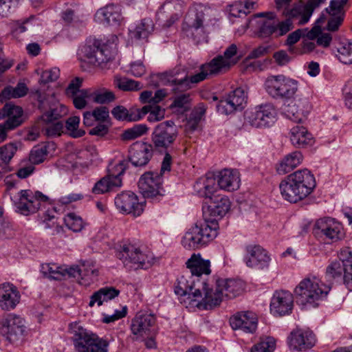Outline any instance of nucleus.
<instances>
[{
	"instance_id": "12",
	"label": "nucleus",
	"mask_w": 352,
	"mask_h": 352,
	"mask_svg": "<svg viewBox=\"0 0 352 352\" xmlns=\"http://www.w3.org/2000/svg\"><path fill=\"white\" fill-rule=\"evenodd\" d=\"M156 324L155 314L147 311H140L131 320L130 331L137 340L151 335Z\"/></svg>"
},
{
	"instance_id": "47",
	"label": "nucleus",
	"mask_w": 352,
	"mask_h": 352,
	"mask_svg": "<svg viewBox=\"0 0 352 352\" xmlns=\"http://www.w3.org/2000/svg\"><path fill=\"white\" fill-rule=\"evenodd\" d=\"M219 72L216 69V67L212 64L211 62L202 65L200 67V72L197 74L192 75L189 77L187 76V82H190L191 83H199L210 76L217 74Z\"/></svg>"
},
{
	"instance_id": "29",
	"label": "nucleus",
	"mask_w": 352,
	"mask_h": 352,
	"mask_svg": "<svg viewBox=\"0 0 352 352\" xmlns=\"http://www.w3.org/2000/svg\"><path fill=\"white\" fill-rule=\"evenodd\" d=\"M20 294L16 286L10 283L0 285V307L3 309H14L20 301Z\"/></svg>"
},
{
	"instance_id": "19",
	"label": "nucleus",
	"mask_w": 352,
	"mask_h": 352,
	"mask_svg": "<svg viewBox=\"0 0 352 352\" xmlns=\"http://www.w3.org/2000/svg\"><path fill=\"white\" fill-rule=\"evenodd\" d=\"M294 307L293 294L287 290L274 292L270 302V311L276 316H283L292 313Z\"/></svg>"
},
{
	"instance_id": "32",
	"label": "nucleus",
	"mask_w": 352,
	"mask_h": 352,
	"mask_svg": "<svg viewBox=\"0 0 352 352\" xmlns=\"http://www.w3.org/2000/svg\"><path fill=\"white\" fill-rule=\"evenodd\" d=\"M2 117L7 118L3 122L10 129H14L23 122V110L21 107L13 103H6L1 110Z\"/></svg>"
},
{
	"instance_id": "38",
	"label": "nucleus",
	"mask_w": 352,
	"mask_h": 352,
	"mask_svg": "<svg viewBox=\"0 0 352 352\" xmlns=\"http://www.w3.org/2000/svg\"><path fill=\"white\" fill-rule=\"evenodd\" d=\"M109 119V109L106 107H97L83 113V124L87 127L93 126L96 122H108Z\"/></svg>"
},
{
	"instance_id": "57",
	"label": "nucleus",
	"mask_w": 352,
	"mask_h": 352,
	"mask_svg": "<svg viewBox=\"0 0 352 352\" xmlns=\"http://www.w3.org/2000/svg\"><path fill=\"white\" fill-rule=\"evenodd\" d=\"M194 288L191 283H189L187 278L182 276L177 279L175 286V294L180 297H185L186 294L193 290Z\"/></svg>"
},
{
	"instance_id": "9",
	"label": "nucleus",
	"mask_w": 352,
	"mask_h": 352,
	"mask_svg": "<svg viewBox=\"0 0 352 352\" xmlns=\"http://www.w3.org/2000/svg\"><path fill=\"white\" fill-rule=\"evenodd\" d=\"M11 201L18 213L29 216L36 213L43 205L49 203L50 198L38 190L24 189L12 196Z\"/></svg>"
},
{
	"instance_id": "64",
	"label": "nucleus",
	"mask_w": 352,
	"mask_h": 352,
	"mask_svg": "<svg viewBox=\"0 0 352 352\" xmlns=\"http://www.w3.org/2000/svg\"><path fill=\"white\" fill-rule=\"evenodd\" d=\"M237 108L231 103V101L227 98L219 102L217 106V111L221 114L229 115L234 113Z\"/></svg>"
},
{
	"instance_id": "44",
	"label": "nucleus",
	"mask_w": 352,
	"mask_h": 352,
	"mask_svg": "<svg viewBox=\"0 0 352 352\" xmlns=\"http://www.w3.org/2000/svg\"><path fill=\"white\" fill-rule=\"evenodd\" d=\"M309 40L316 39L317 45L322 47H328L332 41V36L329 32H323L319 25L313 27L307 34Z\"/></svg>"
},
{
	"instance_id": "21",
	"label": "nucleus",
	"mask_w": 352,
	"mask_h": 352,
	"mask_svg": "<svg viewBox=\"0 0 352 352\" xmlns=\"http://www.w3.org/2000/svg\"><path fill=\"white\" fill-rule=\"evenodd\" d=\"M277 112L271 104L258 107L250 118V124L256 128H265L272 126L276 121Z\"/></svg>"
},
{
	"instance_id": "35",
	"label": "nucleus",
	"mask_w": 352,
	"mask_h": 352,
	"mask_svg": "<svg viewBox=\"0 0 352 352\" xmlns=\"http://www.w3.org/2000/svg\"><path fill=\"white\" fill-rule=\"evenodd\" d=\"M42 270L50 277L55 280H61L65 277H73L75 270L72 266L58 265L57 263H44L42 265Z\"/></svg>"
},
{
	"instance_id": "46",
	"label": "nucleus",
	"mask_w": 352,
	"mask_h": 352,
	"mask_svg": "<svg viewBox=\"0 0 352 352\" xmlns=\"http://www.w3.org/2000/svg\"><path fill=\"white\" fill-rule=\"evenodd\" d=\"M112 115L118 120L129 122L138 121L141 119L138 109H131L129 111L122 106H118L113 109Z\"/></svg>"
},
{
	"instance_id": "23",
	"label": "nucleus",
	"mask_w": 352,
	"mask_h": 352,
	"mask_svg": "<svg viewBox=\"0 0 352 352\" xmlns=\"http://www.w3.org/2000/svg\"><path fill=\"white\" fill-rule=\"evenodd\" d=\"M216 181L218 189L231 192L239 190L241 178L239 171L232 168H223L217 173Z\"/></svg>"
},
{
	"instance_id": "43",
	"label": "nucleus",
	"mask_w": 352,
	"mask_h": 352,
	"mask_svg": "<svg viewBox=\"0 0 352 352\" xmlns=\"http://www.w3.org/2000/svg\"><path fill=\"white\" fill-rule=\"evenodd\" d=\"M63 224L68 230L74 232H78L85 228L86 222L76 212H69L64 215Z\"/></svg>"
},
{
	"instance_id": "5",
	"label": "nucleus",
	"mask_w": 352,
	"mask_h": 352,
	"mask_svg": "<svg viewBox=\"0 0 352 352\" xmlns=\"http://www.w3.org/2000/svg\"><path fill=\"white\" fill-rule=\"evenodd\" d=\"M116 255L129 270H147L155 263L154 255L148 248L129 240L119 243Z\"/></svg>"
},
{
	"instance_id": "52",
	"label": "nucleus",
	"mask_w": 352,
	"mask_h": 352,
	"mask_svg": "<svg viewBox=\"0 0 352 352\" xmlns=\"http://www.w3.org/2000/svg\"><path fill=\"white\" fill-rule=\"evenodd\" d=\"M337 57L344 64H352V44L349 42L340 43L338 47Z\"/></svg>"
},
{
	"instance_id": "39",
	"label": "nucleus",
	"mask_w": 352,
	"mask_h": 352,
	"mask_svg": "<svg viewBox=\"0 0 352 352\" xmlns=\"http://www.w3.org/2000/svg\"><path fill=\"white\" fill-rule=\"evenodd\" d=\"M120 292L119 289L113 287L101 288L91 295L89 306L92 307L95 303H97L98 306H101L104 302H107L118 296Z\"/></svg>"
},
{
	"instance_id": "60",
	"label": "nucleus",
	"mask_w": 352,
	"mask_h": 352,
	"mask_svg": "<svg viewBox=\"0 0 352 352\" xmlns=\"http://www.w3.org/2000/svg\"><path fill=\"white\" fill-rule=\"evenodd\" d=\"M117 87L124 91H138L141 89L140 83L138 81L126 78H118L116 79Z\"/></svg>"
},
{
	"instance_id": "61",
	"label": "nucleus",
	"mask_w": 352,
	"mask_h": 352,
	"mask_svg": "<svg viewBox=\"0 0 352 352\" xmlns=\"http://www.w3.org/2000/svg\"><path fill=\"white\" fill-rule=\"evenodd\" d=\"M344 274L343 264L340 261L331 262L327 267L326 274L331 278H340Z\"/></svg>"
},
{
	"instance_id": "1",
	"label": "nucleus",
	"mask_w": 352,
	"mask_h": 352,
	"mask_svg": "<svg viewBox=\"0 0 352 352\" xmlns=\"http://www.w3.org/2000/svg\"><path fill=\"white\" fill-rule=\"evenodd\" d=\"M324 0H309L305 5H294L292 8H286L282 12L284 18L276 23V14L273 12H260L253 15L252 19L265 18L259 28V34L263 37L274 36L280 37L294 29V25H302L310 19L316 8Z\"/></svg>"
},
{
	"instance_id": "13",
	"label": "nucleus",
	"mask_w": 352,
	"mask_h": 352,
	"mask_svg": "<svg viewBox=\"0 0 352 352\" xmlns=\"http://www.w3.org/2000/svg\"><path fill=\"white\" fill-rule=\"evenodd\" d=\"M343 227L342 224L331 217L320 218L314 223L313 232L315 235L324 236L332 242L342 238Z\"/></svg>"
},
{
	"instance_id": "7",
	"label": "nucleus",
	"mask_w": 352,
	"mask_h": 352,
	"mask_svg": "<svg viewBox=\"0 0 352 352\" xmlns=\"http://www.w3.org/2000/svg\"><path fill=\"white\" fill-rule=\"evenodd\" d=\"M219 222L204 217V221L197 222L191 226L182 240V245L188 250H195L207 245L218 234Z\"/></svg>"
},
{
	"instance_id": "14",
	"label": "nucleus",
	"mask_w": 352,
	"mask_h": 352,
	"mask_svg": "<svg viewBox=\"0 0 352 352\" xmlns=\"http://www.w3.org/2000/svg\"><path fill=\"white\" fill-rule=\"evenodd\" d=\"M115 205L122 214L137 217L144 212V205L139 201L138 197L131 191H123L115 198Z\"/></svg>"
},
{
	"instance_id": "4",
	"label": "nucleus",
	"mask_w": 352,
	"mask_h": 352,
	"mask_svg": "<svg viewBox=\"0 0 352 352\" xmlns=\"http://www.w3.org/2000/svg\"><path fill=\"white\" fill-rule=\"evenodd\" d=\"M203 186L198 190V193L205 199L203 206L204 217L219 222L228 214L232 206L230 198L220 192L216 186L215 181L206 178L203 181Z\"/></svg>"
},
{
	"instance_id": "62",
	"label": "nucleus",
	"mask_w": 352,
	"mask_h": 352,
	"mask_svg": "<svg viewBox=\"0 0 352 352\" xmlns=\"http://www.w3.org/2000/svg\"><path fill=\"white\" fill-rule=\"evenodd\" d=\"M161 80L164 81L165 84L171 85H182L187 82V76L184 78L178 79L175 77V74L173 72H164L161 75Z\"/></svg>"
},
{
	"instance_id": "2",
	"label": "nucleus",
	"mask_w": 352,
	"mask_h": 352,
	"mask_svg": "<svg viewBox=\"0 0 352 352\" xmlns=\"http://www.w3.org/2000/svg\"><path fill=\"white\" fill-rule=\"evenodd\" d=\"M316 182L312 173L300 169L287 175L279 184L283 198L292 204H296L308 197L316 188Z\"/></svg>"
},
{
	"instance_id": "11",
	"label": "nucleus",
	"mask_w": 352,
	"mask_h": 352,
	"mask_svg": "<svg viewBox=\"0 0 352 352\" xmlns=\"http://www.w3.org/2000/svg\"><path fill=\"white\" fill-rule=\"evenodd\" d=\"M178 136L173 122H163L157 125L152 134L153 148L157 151L166 150L172 146Z\"/></svg>"
},
{
	"instance_id": "3",
	"label": "nucleus",
	"mask_w": 352,
	"mask_h": 352,
	"mask_svg": "<svg viewBox=\"0 0 352 352\" xmlns=\"http://www.w3.org/2000/svg\"><path fill=\"white\" fill-rule=\"evenodd\" d=\"M331 288V283L323 281L318 276L309 274L296 286L294 294L300 305L317 308L327 299Z\"/></svg>"
},
{
	"instance_id": "18",
	"label": "nucleus",
	"mask_w": 352,
	"mask_h": 352,
	"mask_svg": "<svg viewBox=\"0 0 352 352\" xmlns=\"http://www.w3.org/2000/svg\"><path fill=\"white\" fill-rule=\"evenodd\" d=\"M244 261L251 268L263 270L269 266L271 257L268 251L260 245H249L245 248Z\"/></svg>"
},
{
	"instance_id": "50",
	"label": "nucleus",
	"mask_w": 352,
	"mask_h": 352,
	"mask_svg": "<svg viewBox=\"0 0 352 352\" xmlns=\"http://www.w3.org/2000/svg\"><path fill=\"white\" fill-rule=\"evenodd\" d=\"M148 131L146 125L139 124L135 125L131 129L125 130L121 135L120 138L123 141L133 140L143 135Z\"/></svg>"
},
{
	"instance_id": "48",
	"label": "nucleus",
	"mask_w": 352,
	"mask_h": 352,
	"mask_svg": "<svg viewBox=\"0 0 352 352\" xmlns=\"http://www.w3.org/2000/svg\"><path fill=\"white\" fill-rule=\"evenodd\" d=\"M17 147L13 143H8L0 147V166L7 169L16 153Z\"/></svg>"
},
{
	"instance_id": "49",
	"label": "nucleus",
	"mask_w": 352,
	"mask_h": 352,
	"mask_svg": "<svg viewBox=\"0 0 352 352\" xmlns=\"http://www.w3.org/2000/svg\"><path fill=\"white\" fill-rule=\"evenodd\" d=\"M285 113L292 120L300 123L307 118V113L294 102L288 104L284 109Z\"/></svg>"
},
{
	"instance_id": "63",
	"label": "nucleus",
	"mask_w": 352,
	"mask_h": 352,
	"mask_svg": "<svg viewBox=\"0 0 352 352\" xmlns=\"http://www.w3.org/2000/svg\"><path fill=\"white\" fill-rule=\"evenodd\" d=\"M18 5L14 0H0V16L7 17Z\"/></svg>"
},
{
	"instance_id": "36",
	"label": "nucleus",
	"mask_w": 352,
	"mask_h": 352,
	"mask_svg": "<svg viewBox=\"0 0 352 352\" xmlns=\"http://www.w3.org/2000/svg\"><path fill=\"white\" fill-rule=\"evenodd\" d=\"M338 256L344 269L343 283L346 287L352 292V250L345 247L340 250Z\"/></svg>"
},
{
	"instance_id": "58",
	"label": "nucleus",
	"mask_w": 352,
	"mask_h": 352,
	"mask_svg": "<svg viewBox=\"0 0 352 352\" xmlns=\"http://www.w3.org/2000/svg\"><path fill=\"white\" fill-rule=\"evenodd\" d=\"M191 97L189 93H182L177 95L170 107L186 111L190 104Z\"/></svg>"
},
{
	"instance_id": "22",
	"label": "nucleus",
	"mask_w": 352,
	"mask_h": 352,
	"mask_svg": "<svg viewBox=\"0 0 352 352\" xmlns=\"http://www.w3.org/2000/svg\"><path fill=\"white\" fill-rule=\"evenodd\" d=\"M94 17L96 22L104 25H120L124 20L120 6L115 3H109L98 9Z\"/></svg>"
},
{
	"instance_id": "45",
	"label": "nucleus",
	"mask_w": 352,
	"mask_h": 352,
	"mask_svg": "<svg viewBox=\"0 0 352 352\" xmlns=\"http://www.w3.org/2000/svg\"><path fill=\"white\" fill-rule=\"evenodd\" d=\"M91 100L96 104H109L116 100L115 94L104 87L91 89Z\"/></svg>"
},
{
	"instance_id": "53",
	"label": "nucleus",
	"mask_w": 352,
	"mask_h": 352,
	"mask_svg": "<svg viewBox=\"0 0 352 352\" xmlns=\"http://www.w3.org/2000/svg\"><path fill=\"white\" fill-rule=\"evenodd\" d=\"M181 302L188 308L197 307L202 298V293L199 289H194L186 294L185 297H181Z\"/></svg>"
},
{
	"instance_id": "8",
	"label": "nucleus",
	"mask_w": 352,
	"mask_h": 352,
	"mask_svg": "<svg viewBox=\"0 0 352 352\" xmlns=\"http://www.w3.org/2000/svg\"><path fill=\"white\" fill-rule=\"evenodd\" d=\"M112 38V41L104 37L87 38L78 52L80 61L92 65L109 61L111 56L112 45L117 37L113 35Z\"/></svg>"
},
{
	"instance_id": "54",
	"label": "nucleus",
	"mask_w": 352,
	"mask_h": 352,
	"mask_svg": "<svg viewBox=\"0 0 352 352\" xmlns=\"http://www.w3.org/2000/svg\"><path fill=\"white\" fill-rule=\"evenodd\" d=\"M276 348V341L271 337L262 338L251 349V352H273Z\"/></svg>"
},
{
	"instance_id": "59",
	"label": "nucleus",
	"mask_w": 352,
	"mask_h": 352,
	"mask_svg": "<svg viewBox=\"0 0 352 352\" xmlns=\"http://www.w3.org/2000/svg\"><path fill=\"white\" fill-rule=\"evenodd\" d=\"M35 170V166L30 161L23 160L21 162L15 174L19 179H26L31 176Z\"/></svg>"
},
{
	"instance_id": "31",
	"label": "nucleus",
	"mask_w": 352,
	"mask_h": 352,
	"mask_svg": "<svg viewBox=\"0 0 352 352\" xmlns=\"http://www.w3.org/2000/svg\"><path fill=\"white\" fill-rule=\"evenodd\" d=\"M237 53V47L235 44L230 45L225 51L223 55L214 58L210 62L219 73L228 70L232 66L236 64L239 60L235 56Z\"/></svg>"
},
{
	"instance_id": "34",
	"label": "nucleus",
	"mask_w": 352,
	"mask_h": 352,
	"mask_svg": "<svg viewBox=\"0 0 352 352\" xmlns=\"http://www.w3.org/2000/svg\"><path fill=\"white\" fill-rule=\"evenodd\" d=\"M55 144L50 142H42L34 146L28 155V160L34 166L45 162L52 152L55 151Z\"/></svg>"
},
{
	"instance_id": "56",
	"label": "nucleus",
	"mask_w": 352,
	"mask_h": 352,
	"mask_svg": "<svg viewBox=\"0 0 352 352\" xmlns=\"http://www.w3.org/2000/svg\"><path fill=\"white\" fill-rule=\"evenodd\" d=\"M80 124V118L78 116H72L68 118L66 122V128L69 135L73 138H80L85 134V131L78 129Z\"/></svg>"
},
{
	"instance_id": "10",
	"label": "nucleus",
	"mask_w": 352,
	"mask_h": 352,
	"mask_svg": "<svg viewBox=\"0 0 352 352\" xmlns=\"http://www.w3.org/2000/svg\"><path fill=\"white\" fill-rule=\"evenodd\" d=\"M267 91L274 98H291L298 90V82L283 74L269 76L265 81Z\"/></svg>"
},
{
	"instance_id": "25",
	"label": "nucleus",
	"mask_w": 352,
	"mask_h": 352,
	"mask_svg": "<svg viewBox=\"0 0 352 352\" xmlns=\"http://www.w3.org/2000/svg\"><path fill=\"white\" fill-rule=\"evenodd\" d=\"M153 150V145L151 144L143 142H135L129 149V160L136 166H144L152 157Z\"/></svg>"
},
{
	"instance_id": "15",
	"label": "nucleus",
	"mask_w": 352,
	"mask_h": 352,
	"mask_svg": "<svg viewBox=\"0 0 352 352\" xmlns=\"http://www.w3.org/2000/svg\"><path fill=\"white\" fill-rule=\"evenodd\" d=\"M139 189L145 198H153L162 195V177L157 172L148 171L144 173L138 182Z\"/></svg>"
},
{
	"instance_id": "27",
	"label": "nucleus",
	"mask_w": 352,
	"mask_h": 352,
	"mask_svg": "<svg viewBox=\"0 0 352 352\" xmlns=\"http://www.w3.org/2000/svg\"><path fill=\"white\" fill-rule=\"evenodd\" d=\"M289 138L292 144L297 148H305L314 144L316 140L307 127L296 124L290 129Z\"/></svg>"
},
{
	"instance_id": "41",
	"label": "nucleus",
	"mask_w": 352,
	"mask_h": 352,
	"mask_svg": "<svg viewBox=\"0 0 352 352\" xmlns=\"http://www.w3.org/2000/svg\"><path fill=\"white\" fill-rule=\"evenodd\" d=\"M54 111L47 112L43 116V118L47 121V125L45 129V135L48 137L60 136L63 133V124L56 117L52 118Z\"/></svg>"
},
{
	"instance_id": "28",
	"label": "nucleus",
	"mask_w": 352,
	"mask_h": 352,
	"mask_svg": "<svg viewBox=\"0 0 352 352\" xmlns=\"http://www.w3.org/2000/svg\"><path fill=\"white\" fill-rule=\"evenodd\" d=\"M1 324L10 342L19 340L25 331L22 319L14 314L7 315L2 320Z\"/></svg>"
},
{
	"instance_id": "33",
	"label": "nucleus",
	"mask_w": 352,
	"mask_h": 352,
	"mask_svg": "<svg viewBox=\"0 0 352 352\" xmlns=\"http://www.w3.org/2000/svg\"><path fill=\"white\" fill-rule=\"evenodd\" d=\"M304 160V156L300 151H295L286 155L276 164V170L279 175H285L298 166H299Z\"/></svg>"
},
{
	"instance_id": "17",
	"label": "nucleus",
	"mask_w": 352,
	"mask_h": 352,
	"mask_svg": "<svg viewBox=\"0 0 352 352\" xmlns=\"http://www.w3.org/2000/svg\"><path fill=\"white\" fill-rule=\"evenodd\" d=\"M258 318L252 311H237L229 318L230 327L234 330H241L247 333H254L258 327Z\"/></svg>"
},
{
	"instance_id": "37",
	"label": "nucleus",
	"mask_w": 352,
	"mask_h": 352,
	"mask_svg": "<svg viewBox=\"0 0 352 352\" xmlns=\"http://www.w3.org/2000/svg\"><path fill=\"white\" fill-rule=\"evenodd\" d=\"M29 92V88L25 80L18 82L16 86H7L0 92V102L3 103L11 99H16L25 96Z\"/></svg>"
},
{
	"instance_id": "55",
	"label": "nucleus",
	"mask_w": 352,
	"mask_h": 352,
	"mask_svg": "<svg viewBox=\"0 0 352 352\" xmlns=\"http://www.w3.org/2000/svg\"><path fill=\"white\" fill-rule=\"evenodd\" d=\"M228 98L236 108H243L247 102L248 96L243 89L238 87L229 94Z\"/></svg>"
},
{
	"instance_id": "16",
	"label": "nucleus",
	"mask_w": 352,
	"mask_h": 352,
	"mask_svg": "<svg viewBox=\"0 0 352 352\" xmlns=\"http://www.w3.org/2000/svg\"><path fill=\"white\" fill-rule=\"evenodd\" d=\"M83 79L76 77L71 80L65 89V95L72 100L74 107L83 109L88 105L87 99H91V89H80Z\"/></svg>"
},
{
	"instance_id": "51",
	"label": "nucleus",
	"mask_w": 352,
	"mask_h": 352,
	"mask_svg": "<svg viewBox=\"0 0 352 352\" xmlns=\"http://www.w3.org/2000/svg\"><path fill=\"white\" fill-rule=\"evenodd\" d=\"M72 268L75 270V273L73 277H92L93 276H98V271L94 268V265L90 263H82L80 266L74 265Z\"/></svg>"
},
{
	"instance_id": "42",
	"label": "nucleus",
	"mask_w": 352,
	"mask_h": 352,
	"mask_svg": "<svg viewBox=\"0 0 352 352\" xmlns=\"http://www.w3.org/2000/svg\"><path fill=\"white\" fill-rule=\"evenodd\" d=\"M138 112L140 113L139 114L141 116V119L148 113V120L151 122L160 121L163 120L165 116V109L158 104L153 103L138 109Z\"/></svg>"
},
{
	"instance_id": "30",
	"label": "nucleus",
	"mask_w": 352,
	"mask_h": 352,
	"mask_svg": "<svg viewBox=\"0 0 352 352\" xmlns=\"http://www.w3.org/2000/svg\"><path fill=\"white\" fill-rule=\"evenodd\" d=\"M186 267L192 276L196 277H210L212 273L211 263L204 259L200 254H192L186 262Z\"/></svg>"
},
{
	"instance_id": "24",
	"label": "nucleus",
	"mask_w": 352,
	"mask_h": 352,
	"mask_svg": "<svg viewBox=\"0 0 352 352\" xmlns=\"http://www.w3.org/2000/svg\"><path fill=\"white\" fill-rule=\"evenodd\" d=\"M316 343L315 335L309 329H296L289 337L290 347L298 351L311 349Z\"/></svg>"
},
{
	"instance_id": "20",
	"label": "nucleus",
	"mask_w": 352,
	"mask_h": 352,
	"mask_svg": "<svg viewBox=\"0 0 352 352\" xmlns=\"http://www.w3.org/2000/svg\"><path fill=\"white\" fill-rule=\"evenodd\" d=\"M217 289L227 299L237 298L246 292L247 284L241 278H216Z\"/></svg>"
},
{
	"instance_id": "6",
	"label": "nucleus",
	"mask_w": 352,
	"mask_h": 352,
	"mask_svg": "<svg viewBox=\"0 0 352 352\" xmlns=\"http://www.w3.org/2000/svg\"><path fill=\"white\" fill-rule=\"evenodd\" d=\"M68 332L77 352H108L109 342L100 338L96 333L87 330L78 322L68 325Z\"/></svg>"
},
{
	"instance_id": "40",
	"label": "nucleus",
	"mask_w": 352,
	"mask_h": 352,
	"mask_svg": "<svg viewBox=\"0 0 352 352\" xmlns=\"http://www.w3.org/2000/svg\"><path fill=\"white\" fill-rule=\"evenodd\" d=\"M121 185L122 179L119 176L107 175L96 183L92 192L97 195L104 194Z\"/></svg>"
},
{
	"instance_id": "26",
	"label": "nucleus",
	"mask_w": 352,
	"mask_h": 352,
	"mask_svg": "<svg viewBox=\"0 0 352 352\" xmlns=\"http://www.w3.org/2000/svg\"><path fill=\"white\" fill-rule=\"evenodd\" d=\"M214 278L212 280L207 279L206 281L203 282L202 289L204 292V297L201 298L199 303L197 304L198 309L200 310L212 309L214 307L219 306L222 300L223 296L221 292L217 289V284H216L215 292L212 289V285Z\"/></svg>"
}]
</instances>
